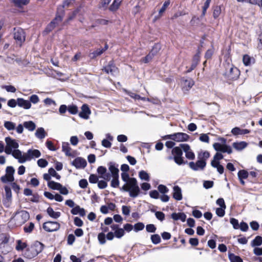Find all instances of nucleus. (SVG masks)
I'll list each match as a JSON object with an SVG mask.
<instances>
[{"mask_svg":"<svg viewBox=\"0 0 262 262\" xmlns=\"http://www.w3.org/2000/svg\"><path fill=\"white\" fill-rule=\"evenodd\" d=\"M121 178L126 183L120 188V190L121 191L128 192L129 195L131 198H137L140 194V189L136 179L135 178H130L127 172H122Z\"/></svg>","mask_w":262,"mask_h":262,"instance_id":"f257e3e1","label":"nucleus"},{"mask_svg":"<svg viewBox=\"0 0 262 262\" xmlns=\"http://www.w3.org/2000/svg\"><path fill=\"white\" fill-rule=\"evenodd\" d=\"M44 245L36 241L25 251L24 256L28 259L32 258L40 253L43 249Z\"/></svg>","mask_w":262,"mask_h":262,"instance_id":"f03ea898","label":"nucleus"},{"mask_svg":"<svg viewBox=\"0 0 262 262\" xmlns=\"http://www.w3.org/2000/svg\"><path fill=\"white\" fill-rule=\"evenodd\" d=\"M6 145L5 148V152L7 155H10L12 150L17 149L19 147L18 142L10 137H6L5 139Z\"/></svg>","mask_w":262,"mask_h":262,"instance_id":"7ed1b4c3","label":"nucleus"},{"mask_svg":"<svg viewBox=\"0 0 262 262\" xmlns=\"http://www.w3.org/2000/svg\"><path fill=\"white\" fill-rule=\"evenodd\" d=\"M16 224L21 225L25 224L30 218L29 213L26 210H20L15 213Z\"/></svg>","mask_w":262,"mask_h":262,"instance_id":"20e7f679","label":"nucleus"},{"mask_svg":"<svg viewBox=\"0 0 262 262\" xmlns=\"http://www.w3.org/2000/svg\"><path fill=\"white\" fill-rule=\"evenodd\" d=\"M14 38L17 44L21 46L25 41L26 35L24 30L20 28L14 29Z\"/></svg>","mask_w":262,"mask_h":262,"instance_id":"39448f33","label":"nucleus"},{"mask_svg":"<svg viewBox=\"0 0 262 262\" xmlns=\"http://www.w3.org/2000/svg\"><path fill=\"white\" fill-rule=\"evenodd\" d=\"M182 149L180 147H175L172 149V154L173 155L174 162L178 165L185 164L182 157Z\"/></svg>","mask_w":262,"mask_h":262,"instance_id":"423d86ee","label":"nucleus"},{"mask_svg":"<svg viewBox=\"0 0 262 262\" xmlns=\"http://www.w3.org/2000/svg\"><path fill=\"white\" fill-rule=\"evenodd\" d=\"M60 227V225L58 222L51 221L45 222L42 226L43 229L49 232L57 231Z\"/></svg>","mask_w":262,"mask_h":262,"instance_id":"0eeeda50","label":"nucleus"},{"mask_svg":"<svg viewBox=\"0 0 262 262\" xmlns=\"http://www.w3.org/2000/svg\"><path fill=\"white\" fill-rule=\"evenodd\" d=\"M169 138L176 142H184L187 141L189 136L184 133H177L169 135Z\"/></svg>","mask_w":262,"mask_h":262,"instance_id":"6e6552de","label":"nucleus"},{"mask_svg":"<svg viewBox=\"0 0 262 262\" xmlns=\"http://www.w3.org/2000/svg\"><path fill=\"white\" fill-rule=\"evenodd\" d=\"M206 165V162L204 160H199L196 163L190 162L189 163V167L194 171L203 170Z\"/></svg>","mask_w":262,"mask_h":262,"instance_id":"1a4fd4ad","label":"nucleus"},{"mask_svg":"<svg viewBox=\"0 0 262 262\" xmlns=\"http://www.w3.org/2000/svg\"><path fill=\"white\" fill-rule=\"evenodd\" d=\"M102 70L106 73L113 76L115 75L118 73V68L115 66L113 61H110L108 64L103 68Z\"/></svg>","mask_w":262,"mask_h":262,"instance_id":"9d476101","label":"nucleus"},{"mask_svg":"<svg viewBox=\"0 0 262 262\" xmlns=\"http://www.w3.org/2000/svg\"><path fill=\"white\" fill-rule=\"evenodd\" d=\"M41 156L40 151L38 149H29L25 153L26 162L30 161L33 158H39Z\"/></svg>","mask_w":262,"mask_h":262,"instance_id":"9b49d317","label":"nucleus"},{"mask_svg":"<svg viewBox=\"0 0 262 262\" xmlns=\"http://www.w3.org/2000/svg\"><path fill=\"white\" fill-rule=\"evenodd\" d=\"M71 164L77 169H81L86 166L87 162L84 159L81 157H77L72 162Z\"/></svg>","mask_w":262,"mask_h":262,"instance_id":"f8f14e48","label":"nucleus"},{"mask_svg":"<svg viewBox=\"0 0 262 262\" xmlns=\"http://www.w3.org/2000/svg\"><path fill=\"white\" fill-rule=\"evenodd\" d=\"M180 146L185 153V157L189 160H193L195 155L193 152L190 149L189 145L187 144H181Z\"/></svg>","mask_w":262,"mask_h":262,"instance_id":"ddd939ff","label":"nucleus"},{"mask_svg":"<svg viewBox=\"0 0 262 262\" xmlns=\"http://www.w3.org/2000/svg\"><path fill=\"white\" fill-rule=\"evenodd\" d=\"M64 15V10L63 9V7H58L57 8L56 17L51 22H53V24L56 26L62 20Z\"/></svg>","mask_w":262,"mask_h":262,"instance_id":"4468645a","label":"nucleus"},{"mask_svg":"<svg viewBox=\"0 0 262 262\" xmlns=\"http://www.w3.org/2000/svg\"><path fill=\"white\" fill-rule=\"evenodd\" d=\"M106 171V168L102 166H99L97 169L98 173L100 175V178L109 181L111 179V176L109 172L107 173Z\"/></svg>","mask_w":262,"mask_h":262,"instance_id":"2eb2a0df","label":"nucleus"},{"mask_svg":"<svg viewBox=\"0 0 262 262\" xmlns=\"http://www.w3.org/2000/svg\"><path fill=\"white\" fill-rule=\"evenodd\" d=\"M81 111L79 113V116L84 119H88L89 118V116L91 114V111L88 106V105L86 104H84L82 105L81 107Z\"/></svg>","mask_w":262,"mask_h":262,"instance_id":"dca6fc26","label":"nucleus"},{"mask_svg":"<svg viewBox=\"0 0 262 262\" xmlns=\"http://www.w3.org/2000/svg\"><path fill=\"white\" fill-rule=\"evenodd\" d=\"M10 155H12L14 158L17 159L19 163L26 162L25 153L22 155L21 151L17 149V148L12 150V152Z\"/></svg>","mask_w":262,"mask_h":262,"instance_id":"f3484780","label":"nucleus"},{"mask_svg":"<svg viewBox=\"0 0 262 262\" xmlns=\"http://www.w3.org/2000/svg\"><path fill=\"white\" fill-rule=\"evenodd\" d=\"M108 170L110 172L111 178L112 177L119 176V170L118 165L114 162H111L108 164Z\"/></svg>","mask_w":262,"mask_h":262,"instance_id":"a211bd4d","label":"nucleus"},{"mask_svg":"<svg viewBox=\"0 0 262 262\" xmlns=\"http://www.w3.org/2000/svg\"><path fill=\"white\" fill-rule=\"evenodd\" d=\"M172 197L177 201H181L182 200V189L178 185H175L173 187Z\"/></svg>","mask_w":262,"mask_h":262,"instance_id":"6ab92c4d","label":"nucleus"},{"mask_svg":"<svg viewBox=\"0 0 262 262\" xmlns=\"http://www.w3.org/2000/svg\"><path fill=\"white\" fill-rule=\"evenodd\" d=\"M229 78L231 79H236L239 75V71L237 68L233 66L230 68L229 72L226 73Z\"/></svg>","mask_w":262,"mask_h":262,"instance_id":"aec40b11","label":"nucleus"},{"mask_svg":"<svg viewBox=\"0 0 262 262\" xmlns=\"http://www.w3.org/2000/svg\"><path fill=\"white\" fill-rule=\"evenodd\" d=\"M17 105L25 110H28L31 108V103L29 100H25L21 98H17Z\"/></svg>","mask_w":262,"mask_h":262,"instance_id":"412c9836","label":"nucleus"},{"mask_svg":"<svg viewBox=\"0 0 262 262\" xmlns=\"http://www.w3.org/2000/svg\"><path fill=\"white\" fill-rule=\"evenodd\" d=\"M231 132L233 135L237 136L249 134L250 130L247 129H241L239 127H235L232 129Z\"/></svg>","mask_w":262,"mask_h":262,"instance_id":"4be33fe9","label":"nucleus"},{"mask_svg":"<svg viewBox=\"0 0 262 262\" xmlns=\"http://www.w3.org/2000/svg\"><path fill=\"white\" fill-rule=\"evenodd\" d=\"M247 146L248 143L245 141L235 142L232 144L233 147L238 151L242 150Z\"/></svg>","mask_w":262,"mask_h":262,"instance_id":"5701e85b","label":"nucleus"},{"mask_svg":"<svg viewBox=\"0 0 262 262\" xmlns=\"http://www.w3.org/2000/svg\"><path fill=\"white\" fill-rule=\"evenodd\" d=\"M71 212L73 215L79 214L81 216H84L85 215V210L82 208H80L78 205L74 207Z\"/></svg>","mask_w":262,"mask_h":262,"instance_id":"b1692460","label":"nucleus"},{"mask_svg":"<svg viewBox=\"0 0 262 262\" xmlns=\"http://www.w3.org/2000/svg\"><path fill=\"white\" fill-rule=\"evenodd\" d=\"M62 150L66 156L69 157H74V155L71 152V148L68 142H63L62 144Z\"/></svg>","mask_w":262,"mask_h":262,"instance_id":"393cba45","label":"nucleus"},{"mask_svg":"<svg viewBox=\"0 0 262 262\" xmlns=\"http://www.w3.org/2000/svg\"><path fill=\"white\" fill-rule=\"evenodd\" d=\"M171 218L175 220H181L182 222H185L186 218V215L184 213H173L171 215Z\"/></svg>","mask_w":262,"mask_h":262,"instance_id":"a878e982","label":"nucleus"},{"mask_svg":"<svg viewBox=\"0 0 262 262\" xmlns=\"http://www.w3.org/2000/svg\"><path fill=\"white\" fill-rule=\"evenodd\" d=\"M47 212L51 217L54 219H58L61 215L60 212L54 211L53 209L51 207H49L47 208Z\"/></svg>","mask_w":262,"mask_h":262,"instance_id":"bb28decb","label":"nucleus"},{"mask_svg":"<svg viewBox=\"0 0 262 262\" xmlns=\"http://www.w3.org/2000/svg\"><path fill=\"white\" fill-rule=\"evenodd\" d=\"M46 135L47 133L43 127L38 128L35 133V136L40 140L43 139L46 136Z\"/></svg>","mask_w":262,"mask_h":262,"instance_id":"cd10ccee","label":"nucleus"},{"mask_svg":"<svg viewBox=\"0 0 262 262\" xmlns=\"http://www.w3.org/2000/svg\"><path fill=\"white\" fill-rule=\"evenodd\" d=\"M24 126L29 131L33 132L36 128V124L32 121H25Z\"/></svg>","mask_w":262,"mask_h":262,"instance_id":"c85d7f7f","label":"nucleus"},{"mask_svg":"<svg viewBox=\"0 0 262 262\" xmlns=\"http://www.w3.org/2000/svg\"><path fill=\"white\" fill-rule=\"evenodd\" d=\"M194 84V82L192 79L189 78L188 79H185L183 80V88L185 89L186 90H188L189 89L192 88Z\"/></svg>","mask_w":262,"mask_h":262,"instance_id":"c756f323","label":"nucleus"},{"mask_svg":"<svg viewBox=\"0 0 262 262\" xmlns=\"http://www.w3.org/2000/svg\"><path fill=\"white\" fill-rule=\"evenodd\" d=\"M262 245V237L260 236H256L251 243V245L252 247L259 246Z\"/></svg>","mask_w":262,"mask_h":262,"instance_id":"7c9ffc66","label":"nucleus"},{"mask_svg":"<svg viewBox=\"0 0 262 262\" xmlns=\"http://www.w3.org/2000/svg\"><path fill=\"white\" fill-rule=\"evenodd\" d=\"M211 165L213 167L216 168L217 169V171L220 174H222L223 173L224 171V168L222 165H221L220 164V162H215V161H211Z\"/></svg>","mask_w":262,"mask_h":262,"instance_id":"2f4dec72","label":"nucleus"},{"mask_svg":"<svg viewBox=\"0 0 262 262\" xmlns=\"http://www.w3.org/2000/svg\"><path fill=\"white\" fill-rule=\"evenodd\" d=\"M4 127L8 131L13 130L16 127V124L13 122L9 121H6L4 123Z\"/></svg>","mask_w":262,"mask_h":262,"instance_id":"473e14b6","label":"nucleus"},{"mask_svg":"<svg viewBox=\"0 0 262 262\" xmlns=\"http://www.w3.org/2000/svg\"><path fill=\"white\" fill-rule=\"evenodd\" d=\"M61 184L55 182L53 181H49L48 182V186L53 190H58L59 187H61Z\"/></svg>","mask_w":262,"mask_h":262,"instance_id":"72a5a7b5","label":"nucleus"},{"mask_svg":"<svg viewBox=\"0 0 262 262\" xmlns=\"http://www.w3.org/2000/svg\"><path fill=\"white\" fill-rule=\"evenodd\" d=\"M139 177L142 180L149 181L150 180V177L148 173L144 170H141L139 171Z\"/></svg>","mask_w":262,"mask_h":262,"instance_id":"f704fd0d","label":"nucleus"},{"mask_svg":"<svg viewBox=\"0 0 262 262\" xmlns=\"http://www.w3.org/2000/svg\"><path fill=\"white\" fill-rule=\"evenodd\" d=\"M121 0H114L113 4L110 6L109 9L111 11L117 10L120 5Z\"/></svg>","mask_w":262,"mask_h":262,"instance_id":"c9c22d12","label":"nucleus"},{"mask_svg":"<svg viewBox=\"0 0 262 262\" xmlns=\"http://www.w3.org/2000/svg\"><path fill=\"white\" fill-rule=\"evenodd\" d=\"M12 1L15 6L18 7H21L29 3V0H12Z\"/></svg>","mask_w":262,"mask_h":262,"instance_id":"e433bc0d","label":"nucleus"},{"mask_svg":"<svg viewBox=\"0 0 262 262\" xmlns=\"http://www.w3.org/2000/svg\"><path fill=\"white\" fill-rule=\"evenodd\" d=\"M16 243L15 249L18 251H22L26 248L27 246L26 243L21 242L20 240L17 241Z\"/></svg>","mask_w":262,"mask_h":262,"instance_id":"4c0bfd02","label":"nucleus"},{"mask_svg":"<svg viewBox=\"0 0 262 262\" xmlns=\"http://www.w3.org/2000/svg\"><path fill=\"white\" fill-rule=\"evenodd\" d=\"M161 50V45L159 43H156L153 46L152 49L150 51L149 53L154 57Z\"/></svg>","mask_w":262,"mask_h":262,"instance_id":"58836bf2","label":"nucleus"},{"mask_svg":"<svg viewBox=\"0 0 262 262\" xmlns=\"http://www.w3.org/2000/svg\"><path fill=\"white\" fill-rule=\"evenodd\" d=\"M229 258L230 262H243L242 259L239 256L232 253L229 254Z\"/></svg>","mask_w":262,"mask_h":262,"instance_id":"ea45409f","label":"nucleus"},{"mask_svg":"<svg viewBox=\"0 0 262 262\" xmlns=\"http://www.w3.org/2000/svg\"><path fill=\"white\" fill-rule=\"evenodd\" d=\"M150 239L151 242L155 245H157L161 242V237L158 234L151 235Z\"/></svg>","mask_w":262,"mask_h":262,"instance_id":"a19ab883","label":"nucleus"},{"mask_svg":"<svg viewBox=\"0 0 262 262\" xmlns=\"http://www.w3.org/2000/svg\"><path fill=\"white\" fill-rule=\"evenodd\" d=\"M68 111L71 114L76 115L78 112V108L76 105L72 104L68 106Z\"/></svg>","mask_w":262,"mask_h":262,"instance_id":"79ce46f5","label":"nucleus"},{"mask_svg":"<svg viewBox=\"0 0 262 262\" xmlns=\"http://www.w3.org/2000/svg\"><path fill=\"white\" fill-rule=\"evenodd\" d=\"M119 176L112 177L113 179L111 181V186L113 188H117L119 185Z\"/></svg>","mask_w":262,"mask_h":262,"instance_id":"37998d69","label":"nucleus"},{"mask_svg":"<svg viewBox=\"0 0 262 262\" xmlns=\"http://www.w3.org/2000/svg\"><path fill=\"white\" fill-rule=\"evenodd\" d=\"M210 157V154L207 151H205L200 153L198 155V158L200 160H204L206 162V160L208 159Z\"/></svg>","mask_w":262,"mask_h":262,"instance_id":"c03bdc74","label":"nucleus"},{"mask_svg":"<svg viewBox=\"0 0 262 262\" xmlns=\"http://www.w3.org/2000/svg\"><path fill=\"white\" fill-rule=\"evenodd\" d=\"M237 176L239 179H245L248 177L249 173L245 170H241L238 172Z\"/></svg>","mask_w":262,"mask_h":262,"instance_id":"a18cd8bd","label":"nucleus"},{"mask_svg":"<svg viewBox=\"0 0 262 262\" xmlns=\"http://www.w3.org/2000/svg\"><path fill=\"white\" fill-rule=\"evenodd\" d=\"M144 224L143 223L138 222L134 225V230L135 232H137L142 230L144 228Z\"/></svg>","mask_w":262,"mask_h":262,"instance_id":"49530a36","label":"nucleus"},{"mask_svg":"<svg viewBox=\"0 0 262 262\" xmlns=\"http://www.w3.org/2000/svg\"><path fill=\"white\" fill-rule=\"evenodd\" d=\"M103 53V51L102 49H98L93 52L91 53L90 56L92 58H96V57L101 55Z\"/></svg>","mask_w":262,"mask_h":262,"instance_id":"de8ad7c7","label":"nucleus"},{"mask_svg":"<svg viewBox=\"0 0 262 262\" xmlns=\"http://www.w3.org/2000/svg\"><path fill=\"white\" fill-rule=\"evenodd\" d=\"M1 180L4 183L12 182L14 181V178H11L9 175L6 174L5 176H3L1 178Z\"/></svg>","mask_w":262,"mask_h":262,"instance_id":"09e8293b","label":"nucleus"},{"mask_svg":"<svg viewBox=\"0 0 262 262\" xmlns=\"http://www.w3.org/2000/svg\"><path fill=\"white\" fill-rule=\"evenodd\" d=\"M221 13V8L219 6H216L214 8L213 15L214 18H216L219 16Z\"/></svg>","mask_w":262,"mask_h":262,"instance_id":"8fccbe9b","label":"nucleus"},{"mask_svg":"<svg viewBox=\"0 0 262 262\" xmlns=\"http://www.w3.org/2000/svg\"><path fill=\"white\" fill-rule=\"evenodd\" d=\"M131 207L129 206L123 205L122 206V214L125 216L129 215L130 212Z\"/></svg>","mask_w":262,"mask_h":262,"instance_id":"3c124183","label":"nucleus"},{"mask_svg":"<svg viewBox=\"0 0 262 262\" xmlns=\"http://www.w3.org/2000/svg\"><path fill=\"white\" fill-rule=\"evenodd\" d=\"M34 228V224L33 223L30 222L28 226L26 225L24 227V230L26 233H30L33 231Z\"/></svg>","mask_w":262,"mask_h":262,"instance_id":"603ef678","label":"nucleus"},{"mask_svg":"<svg viewBox=\"0 0 262 262\" xmlns=\"http://www.w3.org/2000/svg\"><path fill=\"white\" fill-rule=\"evenodd\" d=\"M158 189L162 194H166L169 191L168 188L165 185L162 184H160L158 186Z\"/></svg>","mask_w":262,"mask_h":262,"instance_id":"864d4df0","label":"nucleus"},{"mask_svg":"<svg viewBox=\"0 0 262 262\" xmlns=\"http://www.w3.org/2000/svg\"><path fill=\"white\" fill-rule=\"evenodd\" d=\"M48 164V162L45 159H40L37 161V165L41 168L46 167Z\"/></svg>","mask_w":262,"mask_h":262,"instance_id":"5fc2aeb1","label":"nucleus"},{"mask_svg":"<svg viewBox=\"0 0 262 262\" xmlns=\"http://www.w3.org/2000/svg\"><path fill=\"white\" fill-rule=\"evenodd\" d=\"M124 233L125 232L123 229L119 228L118 229L116 230L114 234L117 238H120L124 235Z\"/></svg>","mask_w":262,"mask_h":262,"instance_id":"6e6d98bb","label":"nucleus"},{"mask_svg":"<svg viewBox=\"0 0 262 262\" xmlns=\"http://www.w3.org/2000/svg\"><path fill=\"white\" fill-rule=\"evenodd\" d=\"M146 231L149 233H155L157 230L156 227L154 224H148L146 226Z\"/></svg>","mask_w":262,"mask_h":262,"instance_id":"4d7b16f0","label":"nucleus"},{"mask_svg":"<svg viewBox=\"0 0 262 262\" xmlns=\"http://www.w3.org/2000/svg\"><path fill=\"white\" fill-rule=\"evenodd\" d=\"M230 222L233 226V227L234 229H238L239 228V225L238 223V221L235 218H231L230 220Z\"/></svg>","mask_w":262,"mask_h":262,"instance_id":"13d9d810","label":"nucleus"},{"mask_svg":"<svg viewBox=\"0 0 262 262\" xmlns=\"http://www.w3.org/2000/svg\"><path fill=\"white\" fill-rule=\"evenodd\" d=\"M48 172L51 176H53L56 178V179L59 180L60 179V176L58 174L55 169L53 168H50L49 169Z\"/></svg>","mask_w":262,"mask_h":262,"instance_id":"bf43d9fd","label":"nucleus"},{"mask_svg":"<svg viewBox=\"0 0 262 262\" xmlns=\"http://www.w3.org/2000/svg\"><path fill=\"white\" fill-rule=\"evenodd\" d=\"M6 174L9 175L10 177L14 178L13 174L15 172V169L12 166H8L6 169Z\"/></svg>","mask_w":262,"mask_h":262,"instance_id":"052dcab7","label":"nucleus"},{"mask_svg":"<svg viewBox=\"0 0 262 262\" xmlns=\"http://www.w3.org/2000/svg\"><path fill=\"white\" fill-rule=\"evenodd\" d=\"M221 151L223 152H227L228 154H230L232 153V150L230 146H228L225 144H223V147L222 148Z\"/></svg>","mask_w":262,"mask_h":262,"instance_id":"680f3d73","label":"nucleus"},{"mask_svg":"<svg viewBox=\"0 0 262 262\" xmlns=\"http://www.w3.org/2000/svg\"><path fill=\"white\" fill-rule=\"evenodd\" d=\"M5 190L6 193V199L8 200H9L11 199L12 197V192L11 190L10 187L6 186L5 187Z\"/></svg>","mask_w":262,"mask_h":262,"instance_id":"e2e57ef3","label":"nucleus"},{"mask_svg":"<svg viewBox=\"0 0 262 262\" xmlns=\"http://www.w3.org/2000/svg\"><path fill=\"white\" fill-rule=\"evenodd\" d=\"M251 60V58L249 55H244L243 58V61L244 64L246 66H248L250 65Z\"/></svg>","mask_w":262,"mask_h":262,"instance_id":"0e129e2a","label":"nucleus"},{"mask_svg":"<svg viewBox=\"0 0 262 262\" xmlns=\"http://www.w3.org/2000/svg\"><path fill=\"white\" fill-rule=\"evenodd\" d=\"M226 209V208H217L216 209V214L217 216H220V217H223L225 215V210Z\"/></svg>","mask_w":262,"mask_h":262,"instance_id":"69168bd1","label":"nucleus"},{"mask_svg":"<svg viewBox=\"0 0 262 262\" xmlns=\"http://www.w3.org/2000/svg\"><path fill=\"white\" fill-rule=\"evenodd\" d=\"M155 216L158 220L161 222L165 219V214L161 211H155Z\"/></svg>","mask_w":262,"mask_h":262,"instance_id":"338daca9","label":"nucleus"},{"mask_svg":"<svg viewBox=\"0 0 262 262\" xmlns=\"http://www.w3.org/2000/svg\"><path fill=\"white\" fill-rule=\"evenodd\" d=\"M98 239L100 244H104L106 242L105 235L104 233L101 232L98 235Z\"/></svg>","mask_w":262,"mask_h":262,"instance_id":"774afa93","label":"nucleus"}]
</instances>
